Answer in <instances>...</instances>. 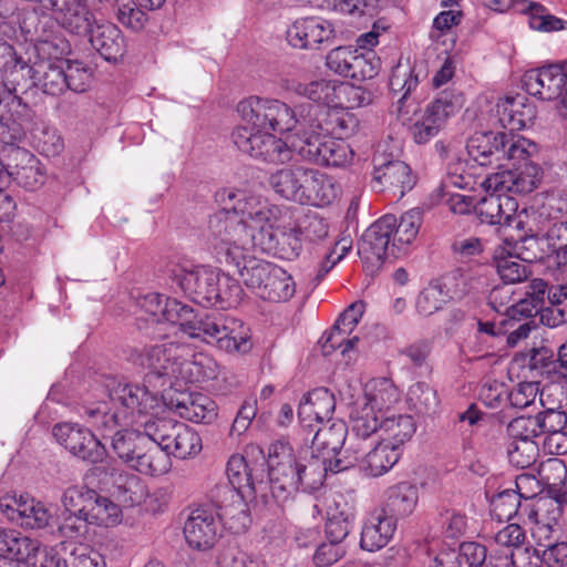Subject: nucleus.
Returning <instances> with one entry per match:
<instances>
[{
    "label": "nucleus",
    "instance_id": "32",
    "mask_svg": "<svg viewBox=\"0 0 567 567\" xmlns=\"http://www.w3.org/2000/svg\"><path fill=\"white\" fill-rule=\"evenodd\" d=\"M298 152L301 159L333 167L349 165L354 158L350 144H306Z\"/></svg>",
    "mask_w": 567,
    "mask_h": 567
},
{
    "label": "nucleus",
    "instance_id": "62",
    "mask_svg": "<svg viewBox=\"0 0 567 567\" xmlns=\"http://www.w3.org/2000/svg\"><path fill=\"white\" fill-rule=\"evenodd\" d=\"M161 324L167 322L172 326H178L182 332H185L187 326L190 323L194 310L189 306L181 302L177 299L166 297L164 303Z\"/></svg>",
    "mask_w": 567,
    "mask_h": 567
},
{
    "label": "nucleus",
    "instance_id": "60",
    "mask_svg": "<svg viewBox=\"0 0 567 567\" xmlns=\"http://www.w3.org/2000/svg\"><path fill=\"white\" fill-rule=\"evenodd\" d=\"M408 401L411 409L420 414L434 413L439 406L436 391L425 382H416L410 386Z\"/></svg>",
    "mask_w": 567,
    "mask_h": 567
},
{
    "label": "nucleus",
    "instance_id": "50",
    "mask_svg": "<svg viewBox=\"0 0 567 567\" xmlns=\"http://www.w3.org/2000/svg\"><path fill=\"white\" fill-rule=\"evenodd\" d=\"M354 519V511L352 507L334 502V507L328 511L326 523V538L334 543L343 544V540L350 533L352 522Z\"/></svg>",
    "mask_w": 567,
    "mask_h": 567
},
{
    "label": "nucleus",
    "instance_id": "63",
    "mask_svg": "<svg viewBox=\"0 0 567 567\" xmlns=\"http://www.w3.org/2000/svg\"><path fill=\"white\" fill-rule=\"evenodd\" d=\"M92 497H95V491L85 486H70L62 493L61 504L63 512H86L90 507Z\"/></svg>",
    "mask_w": 567,
    "mask_h": 567
},
{
    "label": "nucleus",
    "instance_id": "14",
    "mask_svg": "<svg viewBox=\"0 0 567 567\" xmlns=\"http://www.w3.org/2000/svg\"><path fill=\"white\" fill-rule=\"evenodd\" d=\"M181 289L196 303L204 307L216 305L220 274L209 267L182 268L176 274Z\"/></svg>",
    "mask_w": 567,
    "mask_h": 567
},
{
    "label": "nucleus",
    "instance_id": "59",
    "mask_svg": "<svg viewBox=\"0 0 567 567\" xmlns=\"http://www.w3.org/2000/svg\"><path fill=\"white\" fill-rule=\"evenodd\" d=\"M115 7V18L124 28L132 32H141L146 28L150 16L134 0H121Z\"/></svg>",
    "mask_w": 567,
    "mask_h": 567
},
{
    "label": "nucleus",
    "instance_id": "3",
    "mask_svg": "<svg viewBox=\"0 0 567 567\" xmlns=\"http://www.w3.org/2000/svg\"><path fill=\"white\" fill-rule=\"evenodd\" d=\"M107 391L112 408L101 403L84 411L87 422L97 430L112 431L122 421L137 423L157 405L156 394L145 386L113 381Z\"/></svg>",
    "mask_w": 567,
    "mask_h": 567
},
{
    "label": "nucleus",
    "instance_id": "8",
    "mask_svg": "<svg viewBox=\"0 0 567 567\" xmlns=\"http://www.w3.org/2000/svg\"><path fill=\"white\" fill-rule=\"evenodd\" d=\"M392 146L394 144H378L373 155L372 188L377 192L385 189L399 192L402 197L413 188L415 178L406 163L393 159Z\"/></svg>",
    "mask_w": 567,
    "mask_h": 567
},
{
    "label": "nucleus",
    "instance_id": "1",
    "mask_svg": "<svg viewBox=\"0 0 567 567\" xmlns=\"http://www.w3.org/2000/svg\"><path fill=\"white\" fill-rule=\"evenodd\" d=\"M244 125L231 133L233 142H251L252 140L272 138L278 142L292 136L310 142L312 138H332L344 141L351 138L357 121L350 114L328 113L319 106H309L297 111L284 101L257 95L248 96L237 104Z\"/></svg>",
    "mask_w": 567,
    "mask_h": 567
},
{
    "label": "nucleus",
    "instance_id": "35",
    "mask_svg": "<svg viewBox=\"0 0 567 567\" xmlns=\"http://www.w3.org/2000/svg\"><path fill=\"white\" fill-rule=\"evenodd\" d=\"M40 553V543L23 536L14 529L0 528V556L1 558H16L23 565L34 564V557Z\"/></svg>",
    "mask_w": 567,
    "mask_h": 567
},
{
    "label": "nucleus",
    "instance_id": "20",
    "mask_svg": "<svg viewBox=\"0 0 567 567\" xmlns=\"http://www.w3.org/2000/svg\"><path fill=\"white\" fill-rule=\"evenodd\" d=\"M10 59L6 62L4 66H0L3 72L0 93L3 94L4 101L12 96V102L22 104V99L17 94L19 89H28L34 85L33 81L37 78V61L32 62L31 56L23 60L18 56L14 49L11 51Z\"/></svg>",
    "mask_w": 567,
    "mask_h": 567
},
{
    "label": "nucleus",
    "instance_id": "49",
    "mask_svg": "<svg viewBox=\"0 0 567 567\" xmlns=\"http://www.w3.org/2000/svg\"><path fill=\"white\" fill-rule=\"evenodd\" d=\"M303 168V166H296L276 171L269 178L271 188L280 197L298 203Z\"/></svg>",
    "mask_w": 567,
    "mask_h": 567
},
{
    "label": "nucleus",
    "instance_id": "52",
    "mask_svg": "<svg viewBox=\"0 0 567 567\" xmlns=\"http://www.w3.org/2000/svg\"><path fill=\"white\" fill-rule=\"evenodd\" d=\"M136 424L142 435H145L146 442L167 450L179 422L168 417H152L145 421L140 420Z\"/></svg>",
    "mask_w": 567,
    "mask_h": 567
},
{
    "label": "nucleus",
    "instance_id": "21",
    "mask_svg": "<svg viewBox=\"0 0 567 567\" xmlns=\"http://www.w3.org/2000/svg\"><path fill=\"white\" fill-rule=\"evenodd\" d=\"M39 9L52 12L55 20L74 34H86L90 30L92 12L84 0H41Z\"/></svg>",
    "mask_w": 567,
    "mask_h": 567
},
{
    "label": "nucleus",
    "instance_id": "33",
    "mask_svg": "<svg viewBox=\"0 0 567 567\" xmlns=\"http://www.w3.org/2000/svg\"><path fill=\"white\" fill-rule=\"evenodd\" d=\"M416 431V423L409 414H392L382 416L380 426V441L399 451L408 443Z\"/></svg>",
    "mask_w": 567,
    "mask_h": 567
},
{
    "label": "nucleus",
    "instance_id": "18",
    "mask_svg": "<svg viewBox=\"0 0 567 567\" xmlns=\"http://www.w3.org/2000/svg\"><path fill=\"white\" fill-rule=\"evenodd\" d=\"M0 509L9 520L24 528H43L51 518L42 503L23 495H4L0 499Z\"/></svg>",
    "mask_w": 567,
    "mask_h": 567
},
{
    "label": "nucleus",
    "instance_id": "31",
    "mask_svg": "<svg viewBox=\"0 0 567 567\" xmlns=\"http://www.w3.org/2000/svg\"><path fill=\"white\" fill-rule=\"evenodd\" d=\"M351 444V442H349ZM359 450V461L355 465L367 476L379 477L388 473L400 460L401 453L390 445L379 441L378 444L363 455L361 445L352 442Z\"/></svg>",
    "mask_w": 567,
    "mask_h": 567
},
{
    "label": "nucleus",
    "instance_id": "23",
    "mask_svg": "<svg viewBox=\"0 0 567 567\" xmlns=\"http://www.w3.org/2000/svg\"><path fill=\"white\" fill-rule=\"evenodd\" d=\"M219 532V522L212 512L204 508L193 511L184 525L187 544L198 550L212 548Z\"/></svg>",
    "mask_w": 567,
    "mask_h": 567
},
{
    "label": "nucleus",
    "instance_id": "19",
    "mask_svg": "<svg viewBox=\"0 0 567 567\" xmlns=\"http://www.w3.org/2000/svg\"><path fill=\"white\" fill-rule=\"evenodd\" d=\"M396 527V517L386 508L371 511L362 525L360 547L370 553L384 548L393 538Z\"/></svg>",
    "mask_w": 567,
    "mask_h": 567
},
{
    "label": "nucleus",
    "instance_id": "37",
    "mask_svg": "<svg viewBox=\"0 0 567 567\" xmlns=\"http://www.w3.org/2000/svg\"><path fill=\"white\" fill-rule=\"evenodd\" d=\"M464 95L457 91H443L431 102L420 123L444 127L446 120L455 115L464 105Z\"/></svg>",
    "mask_w": 567,
    "mask_h": 567
},
{
    "label": "nucleus",
    "instance_id": "25",
    "mask_svg": "<svg viewBox=\"0 0 567 567\" xmlns=\"http://www.w3.org/2000/svg\"><path fill=\"white\" fill-rule=\"evenodd\" d=\"M305 95L319 104L332 107H352L348 104L360 96L359 89L346 82L320 80L309 83L303 91Z\"/></svg>",
    "mask_w": 567,
    "mask_h": 567
},
{
    "label": "nucleus",
    "instance_id": "4",
    "mask_svg": "<svg viewBox=\"0 0 567 567\" xmlns=\"http://www.w3.org/2000/svg\"><path fill=\"white\" fill-rule=\"evenodd\" d=\"M184 333L207 343L215 342L219 349L227 352L245 353L251 347L248 330L236 320L227 319L219 313L194 312Z\"/></svg>",
    "mask_w": 567,
    "mask_h": 567
},
{
    "label": "nucleus",
    "instance_id": "17",
    "mask_svg": "<svg viewBox=\"0 0 567 567\" xmlns=\"http://www.w3.org/2000/svg\"><path fill=\"white\" fill-rule=\"evenodd\" d=\"M522 82L529 95L542 101L555 100L567 90V62L529 70L525 72Z\"/></svg>",
    "mask_w": 567,
    "mask_h": 567
},
{
    "label": "nucleus",
    "instance_id": "6",
    "mask_svg": "<svg viewBox=\"0 0 567 567\" xmlns=\"http://www.w3.org/2000/svg\"><path fill=\"white\" fill-rule=\"evenodd\" d=\"M498 122L501 131H481L472 137L474 142L482 138L494 142H529L526 137L515 134L533 124L536 117L535 106L527 103L523 95L506 96L497 103Z\"/></svg>",
    "mask_w": 567,
    "mask_h": 567
},
{
    "label": "nucleus",
    "instance_id": "30",
    "mask_svg": "<svg viewBox=\"0 0 567 567\" xmlns=\"http://www.w3.org/2000/svg\"><path fill=\"white\" fill-rule=\"evenodd\" d=\"M486 192L488 195L482 198L477 206L481 220L489 225L511 226L515 221L517 203L505 193Z\"/></svg>",
    "mask_w": 567,
    "mask_h": 567
},
{
    "label": "nucleus",
    "instance_id": "36",
    "mask_svg": "<svg viewBox=\"0 0 567 567\" xmlns=\"http://www.w3.org/2000/svg\"><path fill=\"white\" fill-rule=\"evenodd\" d=\"M177 375V381H184L188 383L204 382L214 380L218 377L219 367L214 358L210 355L198 352L185 354L181 360Z\"/></svg>",
    "mask_w": 567,
    "mask_h": 567
},
{
    "label": "nucleus",
    "instance_id": "5",
    "mask_svg": "<svg viewBox=\"0 0 567 567\" xmlns=\"http://www.w3.org/2000/svg\"><path fill=\"white\" fill-rule=\"evenodd\" d=\"M185 354H190V348L182 342H164L161 344L133 349L128 360L147 371L146 381L152 384L153 379L164 386L177 380L179 363Z\"/></svg>",
    "mask_w": 567,
    "mask_h": 567
},
{
    "label": "nucleus",
    "instance_id": "64",
    "mask_svg": "<svg viewBox=\"0 0 567 567\" xmlns=\"http://www.w3.org/2000/svg\"><path fill=\"white\" fill-rule=\"evenodd\" d=\"M302 240L319 241L328 236L329 226L323 217L317 213H308L301 219L296 221Z\"/></svg>",
    "mask_w": 567,
    "mask_h": 567
},
{
    "label": "nucleus",
    "instance_id": "56",
    "mask_svg": "<svg viewBox=\"0 0 567 567\" xmlns=\"http://www.w3.org/2000/svg\"><path fill=\"white\" fill-rule=\"evenodd\" d=\"M226 474L233 489L229 493L249 494L254 491L251 470L243 455H231L227 463Z\"/></svg>",
    "mask_w": 567,
    "mask_h": 567
},
{
    "label": "nucleus",
    "instance_id": "15",
    "mask_svg": "<svg viewBox=\"0 0 567 567\" xmlns=\"http://www.w3.org/2000/svg\"><path fill=\"white\" fill-rule=\"evenodd\" d=\"M470 291L466 275L457 270L444 278L442 284L426 286L417 296L415 309L419 315L429 317L441 310L452 298H460Z\"/></svg>",
    "mask_w": 567,
    "mask_h": 567
},
{
    "label": "nucleus",
    "instance_id": "58",
    "mask_svg": "<svg viewBox=\"0 0 567 567\" xmlns=\"http://www.w3.org/2000/svg\"><path fill=\"white\" fill-rule=\"evenodd\" d=\"M494 266L504 284L514 285L526 280L532 271L529 266L518 259L517 256L496 255Z\"/></svg>",
    "mask_w": 567,
    "mask_h": 567
},
{
    "label": "nucleus",
    "instance_id": "41",
    "mask_svg": "<svg viewBox=\"0 0 567 567\" xmlns=\"http://www.w3.org/2000/svg\"><path fill=\"white\" fill-rule=\"evenodd\" d=\"M382 416L384 415L373 410L371 405H367L362 401H358L350 413L352 435L350 442H354L355 440H367L374 433L380 435Z\"/></svg>",
    "mask_w": 567,
    "mask_h": 567
},
{
    "label": "nucleus",
    "instance_id": "55",
    "mask_svg": "<svg viewBox=\"0 0 567 567\" xmlns=\"http://www.w3.org/2000/svg\"><path fill=\"white\" fill-rule=\"evenodd\" d=\"M144 443H146V437L142 435L140 427L136 430L116 431L112 437L113 451L128 466L135 455L143 449Z\"/></svg>",
    "mask_w": 567,
    "mask_h": 567
},
{
    "label": "nucleus",
    "instance_id": "45",
    "mask_svg": "<svg viewBox=\"0 0 567 567\" xmlns=\"http://www.w3.org/2000/svg\"><path fill=\"white\" fill-rule=\"evenodd\" d=\"M295 143L290 144H239L240 152L248 154L251 158L268 164H285L295 159L299 150H296Z\"/></svg>",
    "mask_w": 567,
    "mask_h": 567
},
{
    "label": "nucleus",
    "instance_id": "12",
    "mask_svg": "<svg viewBox=\"0 0 567 567\" xmlns=\"http://www.w3.org/2000/svg\"><path fill=\"white\" fill-rule=\"evenodd\" d=\"M395 216L384 215L374 221L362 235L358 252L372 265H381L388 257L396 258L401 252L393 246Z\"/></svg>",
    "mask_w": 567,
    "mask_h": 567
},
{
    "label": "nucleus",
    "instance_id": "42",
    "mask_svg": "<svg viewBox=\"0 0 567 567\" xmlns=\"http://www.w3.org/2000/svg\"><path fill=\"white\" fill-rule=\"evenodd\" d=\"M300 455L295 458V462L275 463V466L268 467V475L270 481V489L275 497L279 498L281 494H291L298 491L300 486Z\"/></svg>",
    "mask_w": 567,
    "mask_h": 567
},
{
    "label": "nucleus",
    "instance_id": "40",
    "mask_svg": "<svg viewBox=\"0 0 567 567\" xmlns=\"http://www.w3.org/2000/svg\"><path fill=\"white\" fill-rule=\"evenodd\" d=\"M37 78L33 81L35 86H40L43 93L58 96L64 93L68 87L64 73V62H51L44 58L37 61Z\"/></svg>",
    "mask_w": 567,
    "mask_h": 567
},
{
    "label": "nucleus",
    "instance_id": "39",
    "mask_svg": "<svg viewBox=\"0 0 567 567\" xmlns=\"http://www.w3.org/2000/svg\"><path fill=\"white\" fill-rule=\"evenodd\" d=\"M172 461L167 451L156 444L146 442L143 449L135 455L130 467L148 476H162L171 470Z\"/></svg>",
    "mask_w": 567,
    "mask_h": 567
},
{
    "label": "nucleus",
    "instance_id": "7",
    "mask_svg": "<svg viewBox=\"0 0 567 567\" xmlns=\"http://www.w3.org/2000/svg\"><path fill=\"white\" fill-rule=\"evenodd\" d=\"M359 461V450L354 444H348L342 458H328L307 447L300 451V486L306 489L319 488L328 472L340 473L347 471Z\"/></svg>",
    "mask_w": 567,
    "mask_h": 567
},
{
    "label": "nucleus",
    "instance_id": "43",
    "mask_svg": "<svg viewBox=\"0 0 567 567\" xmlns=\"http://www.w3.org/2000/svg\"><path fill=\"white\" fill-rule=\"evenodd\" d=\"M419 502L417 487L409 482H400L386 491L385 507L390 514L409 516L416 508Z\"/></svg>",
    "mask_w": 567,
    "mask_h": 567
},
{
    "label": "nucleus",
    "instance_id": "38",
    "mask_svg": "<svg viewBox=\"0 0 567 567\" xmlns=\"http://www.w3.org/2000/svg\"><path fill=\"white\" fill-rule=\"evenodd\" d=\"M401 398V392L391 379L377 378L365 384L362 402L383 414Z\"/></svg>",
    "mask_w": 567,
    "mask_h": 567
},
{
    "label": "nucleus",
    "instance_id": "22",
    "mask_svg": "<svg viewBox=\"0 0 567 567\" xmlns=\"http://www.w3.org/2000/svg\"><path fill=\"white\" fill-rule=\"evenodd\" d=\"M340 185L336 179L318 169L303 168L299 204L327 206L340 194Z\"/></svg>",
    "mask_w": 567,
    "mask_h": 567
},
{
    "label": "nucleus",
    "instance_id": "9",
    "mask_svg": "<svg viewBox=\"0 0 567 567\" xmlns=\"http://www.w3.org/2000/svg\"><path fill=\"white\" fill-rule=\"evenodd\" d=\"M0 174L8 175L6 188L14 181L27 190H35L44 184L45 174L40 161L18 144H6L1 152Z\"/></svg>",
    "mask_w": 567,
    "mask_h": 567
},
{
    "label": "nucleus",
    "instance_id": "10",
    "mask_svg": "<svg viewBox=\"0 0 567 567\" xmlns=\"http://www.w3.org/2000/svg\"><path fill=\"white\" fill-rule=\"evenodd\" d=\"M564 504L557 493L537 499L524 497V524L530 526L532 536L537 545L550 539L554 528L563 517Z\"/></svg>",
    "mask_w": 567,
    "mask_h": 567
},
{
    "label": "nucleus",
    "instance_id": "11",
    "mask_svg": "<svg viewBox=\"0 0 567 567\" xmlns=\"http://www.w3.org/2000/svg\"><path fill=\"white\" fill-rule=\"evenodd\" d=\"M296 221L292 220L289 209H284L276 224L265 229V236L259 237L256 246L278 258L292 260L302 251V237Z\"/></svg>",
    "mask_w": 567,
    "mask_h": 567
},
{
    "label": "nucleus",
    "instance_id": "57",
    "mask_svg": "<svg viewBox=\"0 0 567 567\" xmlns=\"http://www.w3.org/2000/svg\"><path fill=\"white\" fill-rule=\"evenodd\" d=\"M422 224V212L413 208L401 215L400 220L395 218L393 231V246H398L402 251L417 236Z\"/></svg>",
    "mask_w": 567,
    "mask_h": 567
},
{
    "label": "nucleus",
    "instance_id": "2",
    "mask_svg": "<svg viewBox=\"0 0 567 567\" xmlns=\"http://www.w3.org/2000/svg\"><path fill=\"white\" fill-rule=\"evenodd\" d=\"M216 202L221 208L209 217L208 240L215 254L236 262L243 259L245 249L256 246L255 229L259 228L258 235L264 237L266 226L276 224L285 209L233 189L217 192Z\"/></svg>",
    "mask_w": 567,
    "mask_h": 567
},
{
    "label": "nucleus",
    "instance_id": "28",
    "mask_svg": "<svg viewBox=\"0 0 567 567\" xmlns=\"http://www.w3.org/2000/svg\"><path fill=\"white\" fill-rule=\"evenodd\" d=\"M336 409V399L326 388H317L303 395L299 403L298 417L305 426L329 422Z\"/></svg>",
    "mask_w": 567,
    "mask_h": 567
},
{
    "label": "nucleus",
    "instance_id": "51",
    "mask_svg": "<svg viewBox=\"0 0 567 567\" xmlns=\"http://www.w3.org/2000/svg\"><path fill=\"white\" fill-rule=\"evenodd\" d=\"M91 525L102 527H114L122 522V509L118 504L109 497L100 495L95 491V497H92L90 507L86 511Z\"/></svg>",
    "mask_w": 567,
    "mask_h": 567
},
{
    "label": "nucleus",
    "instance_id": "44",
    "mask_svg": "<svg viewBox=\"0 0 567 567\" xmlns=\"http://www.w3.org/2000/svg\"><path fill=\"white\" fill-rule=\"evenodd\" d=\"M112 494L125 506L141 504L147 495L146 487L141 478L125 472H113Z\"/></svg>",
    "mask_w": 567,
    "mask_h": 567
},
{
    "label": "nucleus",
    "instance_id": "24",
    "mask_svg": "<svg viewBox=\"0 0 567 567\" xmlns=\"http://www.w3.org/2000/svg\"><path fill=\"white\" fill-rule=\"evenodd\" d=\"M169 404L181 417L194 423L212 424L218 416L216 402L204 393L183 392Z\"/></svg>",
    "mask_w": 567,
    "mask_h": 567
},
{
    "label": "nucleus",
    "instance_id": "26",
    "mask_svg": "<svg viewBox=\"0 0 567 567\" xmlns=\"http://www.w3.org/2000/svg\"><path fill=\"white\" fill-rule=\"evenodd\" d=\"M333 37L332 24L320 18H303L295 21L288 29L289 43L299 49H318Z\"/></svg>",
    "mask_w": 567,
    "mask_h": 567
},
{
    "label": "nucleus",
    "instance_id": "13",
    "mask_svg": "<svg viewBox=\"0 0 567 567\" xmlns=\"http://www.w3.org/2000/svg\"><path fill=\"white\" fill-rule=\"evenodd\" d=\"M52 433L60 445L64 446L71 454L83 461L96 464L102 462L106 456L105 446L91 431L78 424H55Z\"/></svg>",
    "mask_w": 567,
    "mask_h": 567
},
{
    "label": "nucleus",
    "instance_id": "34",
    "mask_svg": "<svg viewBox=\"0 0 567 567\" xmlns=\"http://www.w3.org/2000/svg\"><path fill=\"white\" fill-rule=\"evenodd\" d=\"M249 250L250 249H245V252L243 254L244 257L241 260H238V262L226 260L219 254H216V256L219 262H224L227 266H231L235 269V271L239 275L244 284L248 288L255 290L256 293L259 296V291H261V288L264 287V284H266V280L275 265L264 260L250 258L248 256Z\"/></svg>",
    "mask_w": 567,
    "mask_h": 567
},
{
    "label": "nucleus",
    "instance_id": "47",
    "mask_svg": "<svg viewBox=\"0 0 567 567\" xmlns=\"http://www.w3.org/2000/svg\"><path fill=\"white\" fill-rule=\"evenodd\" d=\"M553 219L554 217L545 205L539 209H525L515 217L516 228L524 231L525 241L545 239Z\"/></svg>",
    "mask_w": 567,
    "mask_h": 567
},
{
    "label": "nucleus",
    "instance_id": "53",
    "mask_svg": "<svg viewBox=\"0 0 567 567\" xmlns=\"http://www.w3.org/2000/svg\"><path fill=\"white\" fill-rule=\"evenodd\" d=\"M202 447V439L198 433L185 423L179 422L166 451L169 456L173 454L185 460L197 455Z\"/></svg>",
    "mask_w": 567,
    "mask_h": 567
},
{
    "label": "nucleus",
    "instance_id": "46",
    "mask_svg": "<svg viewBox=\"0 0 567 567\" xmlns=\"http://www.w3.org/2000/svg\"><path fill=\"white\" fill-rule=\"evenodd\" d=\"M245 495L239 493H230L231 502L221 505L217 513L219 525L234 534H240L247 530L250 524V517L247 511V504L244 501Z\"/></svg>",
    "mask_w": 567,
    "mask_h": 567
},
{
    "label": "nucleus",
    "instance_id": "61",
    "mask_svg": "<svg viewBox=\"0 0 567 567\" xmlns=\"http://www.w3.org/2000/svg\"><path fill=\"white\" fill-rule=\"evenodd\" d=\"M419 84V78L414 73L413 69L409 63H402L401 61L392 69V73L389 81L390 90L394 94H401L399 103L402 104L404 100L416 89Z\"/></svg>",
    "mask_w": 567,
    "mask_h": 567
},
{
    "label": "nucleus",
    "instance_id": "48",
    "mask_svg": "<svg viewBox=\"0 0 567 567\" xmlns=\"http://www.w3.org/2000/svg\"><path fill=\"white\" fill-rule=\"evenodd\" d=\"M296 291V284L292 277L282 268L275 265L266 284L259 291V297L272 302L289 300Z\"/></svg>",
    "mask_w": 567,
    "mask_h": 567
},
{
    "label": "nucleus",
    "instance_id": "29",
    "mask_svg": "<svg viewBox=\"0 0 567 567\" xmlns=\"http://www.w3.org/2000/svg\"><path fill=\"white\" fill-rule=\"evenodd\" d=\"M348 434L347 424L342 420L320 423L316 430L309 449L328 458H342V450Z\"/></svg>",
    "mask_w": 567,
    "mask_h": 567
},
{
    "label": "nucleus",
    "instance_id": "54",
    "mask_svg": "<svg viewBox=\"0 0 567 567\" xmlns=\"http://www.w3.org/2000/svg\"><path fill=\"white\" fill-rule=\"evenodd\" d=\"M522 498V494L515 489L502 491L491 501L493 515L501 522L518 517L524 523L526 515H523L524 502Z\"/></svg>",
    "mask_w": 567,
    "mask_h": 567
},
{
    "label": "nucleus",
    "instance_id": "27",
    "mask_svg": "<svg viewBox=\"0 0 567 567\" xmlns=\"http://www.w3.org/2000/svg\"><path fill=\"white\" fill-rule=\"evenodd\" d=\"M85 35H90L92 47L106 61H117L125 53V40L122 31L113 23H96L92 14L90 30Z\"/></svg>",
    "mask_w": 567,
    "mask_h": 567
},
{
    "label": "nucleus",
    "instance_id": "16",
    "mask_svg": "<svg viewBox=\"0 0 567 567\" xmlns=\"http://www.w3.org/2000/svg\"><path fill=\"white\" fill-rule=\"evenodd\" d=\"M543 177L542 168L532 162L489 175L483 183L486 190L528 194L538 187Z\"/></svg>",
    "mask_w": 567,
    "mask_h": 567
}]
</instances>
